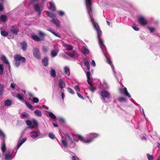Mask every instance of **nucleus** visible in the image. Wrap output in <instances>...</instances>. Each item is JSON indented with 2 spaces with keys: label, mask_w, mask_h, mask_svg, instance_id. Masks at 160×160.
<instances>
[{
  "label": "nucleus",
  "mask_w": 160,
  "mask_h": 160,
  "mask_svg": "<svg viewBox=\"0 0 160 160\" xmlns=\"http://www.w3.org/2000/svg\"><path fill=\"white\" fill-rule=\"evenodd\" d=\"M97 37L98 39V42L100 48L102 49V52L104 56L106 57L107 60V62L111 66L114 76L117 79L118 81H119L118 78H121L122 76L120 74L118 73V76L116 75V72L114 70V67L112 65V61L111 60L109 59L106 55V54L107 53L106 48L103 44V40L100 38V37L102 35V31H97Z\"/></svg>",
  "instance_id": "f257e3e1"
},
{
  "label": "nucleus",
  "mask_w": 160,
  "mask_h": 160,
  "mask_svg": "<svg viewBox=\"0 0 160 160\" xmlns=\"http://www.w3.org/2000/svg\"><path fill=\"white\" fill-rule=\"evenodd\" d=\"M99 136L98 134L96 133H91L88 136L85 138L79 135H74L73 137L74 141L75 142H77L78 140H80L84 143H89Z\"/></svg>",
  "instance_id": "f03ea898"
},
{
  "label": "nucleus",
  "mask_w": 160,
  "mask_h": 160,
  "mask_svg": "<svg viewBox=\"0 0 160 160\" xmlns=\"http://www.w3.org/2000/svg\"><path fill=\"white\" fill-rule=\"evenodd\" d=\"M85 4L86 6V9L90 18L91 21L92 23L94 29L96 30H100V27L98 23L95 21L93 17L92 8L91 7L92 3L91 0H86Z\"/></svg>",
  "instance_id": "7ed1b4c3"
},
{
  "label": "nucleus",
  "mask_w": 160,
  "mask_h": 160,
  "mask_svg": "<svg viewBox=\"0 0 160 160\" xmlns=\"http://www.w3.org/2000/svg\"><path fill=\"white\" fill-rule=\"evenodd\" d=\"M0 137L1 138L2 140L1 144V148L2 153H4L5 152L6 148L5 143V140L6 138V135L4 132L1 130H0Z\"/></svg>",
  "instance_id": "20e7f679"
},
{
  "label": "nucleus",
  "mask_w": 160,
  "mask_h": 160,
  "mask_svg": "<svg viewBox=\"0 0 160 160\" xmlns=\"http://www.w3.org/2000/svg\"><path fill=\"white\" fill-rule=\"evenodd\" d=\"M15 60L14 64L16 67H18L20 64V62L23 63L25 62L26 59L24 57H22L20 54H16L14 56Z\"/></svg>",
  "instance_id": "39448f33"
},
{
  "label": "nucleus",
  "mask_w": 160,
  "mask_h": 160,
  "mask_svg": "<svg viewBox=\"0 0 160 160\" xmlns=\"http://www.w3.org/2000/svg\"><path fill=\"white\" fill-rule=\"evenodd\" d=\"M100 95L101 96V99L103 100L104 102H106L105 98L109 99L110 97V92L106 90H103L101 92Z\"/></svg>",
  "instance_id": "423d86ee"
},
{
  "label": "nucleus",
  "mask_w": 160,
  "mask_h": 160,
  "mask_svg": "<svg viewBox=\"0 0 160 160\" xmlns=\"http://www.w3.org/2000/svg\"><path fill=\"white\" fill-rule=\"evenodd\" d=\"M30 136L33 139H35L38 137L40 134L39 130L37 129L30 132Z\"/></svg>",
  "instance_id": "0eeeda50"
},
{
  "label": "nucleus",
  "mask_w": 160,
  "mask_h": 160,
  "mask_svg": "<svg viewBox=\"0 0 160 160\" xmlns=\"http://www.w3.org/2000/svg\"><path fill=\"white\" fill-rule=\"evenodd\" d=\"M3 155L4 156V158L2 156H1V155L0 154V157L3 159L2 160H12L14 157V156H12V153H2Z\"/></svg>",
  "instance_id": "6e6552de"
},
{
  "label": "nucleus",
  "mask_w": 160,
  "mask_h": 160,
  "mask_svg": "<svg viewBox=\"0 0 160 160\" xmlns=\"http://www.w3.org/2000/svg\"><path fill=\"white\" fill-rule=\"evenodd\" d=\"M119 92L122 94H124L125 96L128 97V98H131V96L128 92L127 88H120L119 89Z\"/></svg>",
  "instance_id": "1a4fd4ad"
},
{
  "label": "nucleus",
  "mask_w": 160,
  "mask_h": 160,
  "mask_svg": "<svg viewBox=\"0 0 160 160\" xmlns=\"http://www.w3.org/2000/svg\"><path fill=\"white\" fill-rule=\"evenodd\" d=\"M33 53L34 57L37 59H39L41 58L39 51L37 48H34L33 49Z\"/></svg>",
  "instance_id": "9d476101"
},
{
  "label": "nucleus",
  "mask_w": 160,
  "mask_h": 160,
  "mask_svg": "<svg viewBox=\"0 0 160 160\" xmlns=\"http://www.w3.org/2000/svg\"><path fill=\"white\" fill-rule=\"evenodd\" d=\"M138 21L139 23L143 26H146L148 23V21L142 17L139 18Z\"/></svg>",
  "instance_id": "9b49d317"
},
{
  "label": "nucleus",
  "mask_w": 160,
  "mask_h": 160,
  "mask_svg": "<svg viewBox=\"0 0 160 160\" xmlns=\"http://www.w3.org/2000/svg\"><path fill=\"white\" fill-rule=\"evenodd\" d=\"M86 74L87 78V82L90 85L92 86V84L90 81V78L91 76L90 72H86Z\"/></svg>",
  "instance_id": "f8f14e48"
},
{
  "label": "nucleus",
  "mask_w": 160,
  "mask_h": 160,
  "mask_svg": "<svg viewBox=\"0 0 160 160\" xmlns=\"http://www.w3.org/2000/svg\"><path fill=\"white\" fill-rule=\"evenodd\" d=\"M61 141L62 145L64 147V150L66 151V148L68 147L67 141L65 139L62 138Z\"/></svg>",
  "instance_id": "ddd939ff"
},
{
  "label": "nucleus",
  "mask_w": 160,
  "mask_h": 160,
  "mask_svg": "<svg viewBox=\"0 0 160 160\" xmlns=\"http://www.w3.org/2000/svg\"><path fill=\"white\" fill-rule=\"evenodd\" d=\"M58 84L60 88L61 89L64 88L66 86V84L65 82L62 79H59L58 82Z\"/></svg>",
  "instance_id": "4468645a"
},
{
  "label": "nucleus",
  "mask_w": 160,
  "mask_h": 160,
  "mask_svg": "<svg viewBox=\"0 0 160 160\" xmlns=\"http://www.w3.org/2000/svg\"><path fill=\"white\" fill-rule=\"evenodd\" d=\"M31 38L33 40L37 42H39L41 40H43V38H42V37L39 38L34 34L32 35Z\"/></svg>",
  "instance_id": "2eb2a0df"
},
{
  "label": "nucleus",
  "mask_w": 160,
  "mask_h": 160,
  "mask_svg": "<svg viewBox=\"0 0 160 160\" xmlns=\"http://www.w3.org/2000/svg\"><path fill=\"white\" fill-rule=\"evenodd\" d=\"M63 46L66 50H71L73 48V47L70 44H68L66 43H64Z\"/></svg>",
  "instance_id": "dca6fc26"
},
{
  "label": "nucleus",
  "mask_w": 160,
  "mask_h": 160,
  "mask_svg": "<svg viewBox=\"0 0 160 160\" xmlns=\"http://www.w3.org/2000/svg\"><path fill=\"white\" fill-rule=\"evenodd\" d=\"M26 140L27 138H23L22 141H20V142L18 143V146L16 147V151L15 152V154L16 153L18 150L19 148L23 144V143L26 141Z\"/></svg>",
  "instance_id": "f3484780"
},
{
  "label": "nucleus",
  "mask_w": 160,
  "mask_h": 160,
  "mask_svg": "<svg viewBox=\"0 0 160 160\" xmlns=\"http://www.w3.org/2000/svg\"><path fill=\"white\" fill-rule=\"evenodd\" d=\"M84 63L85 66L87 67V68L88 70L90 69V64H89V60L88 59L86 58H85L84 61Z\"/></svg>",
  "instance_id": "a211bd4d"
},
{
  "label": "nucleus",
  "mask_w": 160,
  "mask_h": 160,
  "mask_svg": "<svg viewBox=\"0 0 160 160\" xmlns=\"http://www.w3.org/2000/svg\"><path fill=\"white\" fill-rule=\"evenodd\" d=\"M1 59L3 62L6 64H9V62L8 61V60L6 57L4 55H2L1 56Z\"/></svg>",
  "instance_id": "6ab92c4d"
},
{
  "label": "nucleus",
  "mask_w": 160,
  "mask_h": 160,
  "mask_svg": "<svg viewBox=\"0 0 160 160\" xmlns=\"http://www.w3.org/2000/svg\"><path fill=\"white\" fill-rule=\"evenodd\" d=\"M34 8L36 12H38L39 15L41 14L42 10H40V7L38 4H35L34 5Z\"/></svg>",
  "instance_id": "aec40b11"
},
{
  "label": "nucleus",
  "mask_w": 160,
  "mask_h": 160,
  "mask_svg": "<svg viewBox=\"0 0 160 160\" xmlns=\"http://www.w3.org/2000/svg\"><path fill=\"white\" fill-rule=\"evenodd\" d=\"M12 95L13 96L15 97L20 100L22 101L24 100L23 95L22 94H17L16 96H15L14 95V93L13 92H12Z\"/></svg>",
  "instance_id": "412c9836"
},
{
  "label": "nucleus",
  "mask_w": 160,
  "mask_h": 160,
  "mask_svg": "<svg viewBox=\"0 0 160 160\" xmlns=\"http://www.w3.org/2000/svg\"><path fill=\"white\" fill-rule=\"evenodd\" d=\"M32 125L31 126L28 127L29 128H33L35 127H37L38 126V123L37 121L35 119H33L32 121Z\"/></svg>",
  "instance_id": "4be33fe9"
},
{
  "label": "nucleus",
  "mask_w": 160,
  "mask_h": 160,
  "mask_svg": "<svg viewBox=\"0 0 160 160\" xmlns=\"http://www.w3.org/2000/svg\"><path fill=\"white\" fill-rule=\"evenodd\" d=\"M21 44L22 46V48L23 51H25L27 47V43L26 41H24L21 43Z\"/></svg>",
  "instance_id": "5701e85b"
},
{
  "label": "nucleus",
  "mask_w": 160,
  "mask_h": 160,
  "mask_svg": "<svg viewBox=\"0 0 160 160\" xmlns=\"http://www.w3.org/2000/svg\"><path fill=\"white\" fill-rule=\"evenodd\" d=\"M82 52L84 54L86 55L89 54V51L86 46H83L82 48Z\"/></svg>",
  "instance_id": "b1692460"
},
{
  "label": "nucleus",
  "mask_w": 160,
  "mask_h": 160,
  "mask_svg": "<svg viewBox=\"0 0 160 160\" xmlns=\"http://www.w3.org/2000/svg\"><path fill=\"white\" fill-rule=\"evenodd\" d=\"M49 9L52 11H55L56 10V8L54 4L51 2H49Z\"/></svg>",
  "instance_id": "393cba45"
},
{
  "label": "nucleus",
  "mask_w": 160,
  "mask_h": 160,
  "mask_svg": "<svg viewBox=\"0 0 160 160\" xmlns=\"http://www.w3.org/2000/svg\"><path fill=\"white\" fill-rule=\"evenodd\" d=\"M64 72L66 75L68 76H69L70 75V69L68 67L65 66L64 68Z\"/></svg>",
  "instance_id": "a878e982"
},
{
  "label": "nucleus",
  "mask_w": 160,
  "mask_h": 160,
  "mask_svg": "<svg viewBox=\"0 0 160 160\" xmlns=\"http://www.w3.org/2000/svg\"><path fill=\"white\" fill-rule=\"evenodd\" d=\"M35 114L38 117H41L42 116V113L39 110H36L34 111Z\"/></svg>",
  "instance_id": "bb28decb"
},
{
  "label": "nucleus",
  "mask_w": 160,
  "mask_h": 160,
  "mask_svg": "<svg viewBox=\"0 0 160 160\" xmlns=\"http://www.w3.org/2000/svg\"><path fill=\"white\" fill-rule=\"evenodd\" d=\"M7 20V17L5 15H1L0 16V20L1 21L5 22Z\"/></svg>",
  "instance_id": "cd10ccee"
},
{
  "label": "nucleus",
  "mask_w": 160,
  "mask_h": 160,
  "mask_svg": "<svg viewBox=\"0 0 160 160\" xmlns=\"http://www.w3.org/2000/svg\"><path fill=\"white\" fill-rule=\"evenodd\" d=\"M12 104V102L11 100H7L4 101V104L7 107L10 106Z\"/></svg>",
  "instance_id": "c85d7f7f"
},
{
  "label": "nucleus",
  "mask_w": 160,
  "mask_h": 160,
  "mask_svg": "<svg viewBox=\"0 0 160 160\" xmlns=\"http://www.w3.org/2000/svg\"><path fill=\"white\" fill-rule=\"evenodd\" d=\"M42 63L45 66H47L48 64V58L47 57L45 58L42 60Z\"/></svg>",
  "instance_id": "c756f323"
},
{
  "label": "nucleus",
  "mask_w": 160,
  "mask_h": 160,
  "mask_svg": "<svg viewBox=\"0 0 160 160\" xmlns=\"http://www.w3.org/2000/svg\"><path fill=\"white\" fill-rule=\"evenodd\" d=\"M51 70L50 72V74L51 77L53 78H55L56 77V72L55 69L51 68Z\"/></svg>",
  "instance_id": "7c9ffc66"
},
{
  "label": "nucleus",
  "mask_w": 160,
  "mask_h": 160,
  "mask_svg": "<svg viewBox=\"0 0 160 160\" xmlns=\"http://www.w3.org/2000/svg\"><path fill=\"white\" fill-rule=\"evenodd\" d=\"M67 54L70 57L72 58H75L77 55V52H67Z\"/></svg>",
  "instance_id": "2f4dec72"
},
{
  "label": "nucleus",
  "mask_w": 160,
  "mask_h": 160,
  "mask_svg": "<svg viewBox=\"0 0 160 160\" xmlns=\"http://www.w3.org/2000/svg\"><path fill=\"white\" fill-rule=\"evenodd\" d=\"M4 70V65L2 64H0V75L3 74Z\"/></svg>",
  "instance_id": "473e14b6"
},
{
  "label": "nucleus",
  "mask_w": 160,
  "mask_h": 160,
  "mask_svg": "<svg viewBox=\"0 0 160 160\" xmlns=\"http://www.w3.org/2000/svg\"><path fill=\"white\" fill-rule=\"evenodd\" d=\"M48 115L53 120L56 119V116L52 112H48Z\"/></svg>",
  "instance_id": "72a5a7b5"
},
{
  "label": "nucleus",
  "mask_w": 160,
  "mask_h": 160,
  "mask_svg": "<svg viewBox=\"0 0 160 160\" xmlns=\"http://www.w3.org/2000/svg\"><path fill=\"white\" fill-rule=\"evenodd\" d=\"M58 53L57 51L53 50L51 52V55L52 57H54L57 55Z\"/></svg>",
  "instance_id": "f704fd0d"
},
{
  "label": "nucleus",
  "mask_w": 160,
  "mask_h": 160,
  "mask_svg": "<svg viewBox=\"0 0 160 160\" xmlns=\"http://www.w3.org/2000/svg\"><path fill=\"white\" fill-rule=\"evenodd\" d=\"M46 14L48 16L51 18H54L55 17V15L52 12L48 11H47Z\"/></svg>",
  "instance_id": "c9c22d12"
},
{
  "label": "nucleus",
  "mask_w": 160,
  "mask_h": 160,
  "mask_svg": "<svg viewBox=\"0 0 160 160\" xmlns=\"http://www.w3.org/2000/svg\"><path fill=\"white\" fill-rule=\"evenodd\" d=\"M102 83L103 87L105 89H107L109 88V87L107 85V82L105 81H103Z\"/></svg>",
  "instance_id": "e433bc0d"
},
{
  "label": "nucleus",
  "mask_w": 160,
  "mask_h": 160,
  "mask_svg": "<svg viewBox=\"0 0 160 160\" xmlns=\"http://www.w3.org/2000/svg\"><path fill=\"white\" fill-rule=\"evenodd\" d=\"M48 137L52 139H54L55 138L54 134L52 132H50L48 134Z\"/></svg>",
  "instance_id": "4c0bfd02"
},
{
  "label": "nucleus",
  "mask_w": 160,
  "mask_h": 160,
  "mask_svg": "<svg viewBox=\"0 0 160 160\" xmlns=\"http://www.w3.org/2000/svg\"><path fill=\"white\" fill-rule=\"evenodd\" d=\"M4 91L3 86V85L0 84V95H2Z\"/></svg>",
  "instance_id": "58836bf2"
},
{
  "label": "nucleus",
  "mask_w": 160,
  "mask_h": 160,
  "mask_svg": "<svg viewBox=\"0 0 160 160\" xmlns=\"http://www.w3.org/2000/svg\"><path fill=\"white\" fill-rule=\"evenodd\" d=\"M67 90L68 92L71 94L73 95L75 94L74 91L70 87H68Z\"/></svg>",
  "instance_id": "ea45409f"
},
{
  "label": "nucleus",
  "mask_w": 160,
  "mask_h": 160,
  "mask_svg": "<svg viewBox=\"0 0 160 160\" xmlns=\"http://www.w3.org/2000/svg\"><path fill=\"white\" fill-rule=\"evenodd\" d=\"M1 33L3 36H6L8 35V32L6 31H1Z\"/></svg>",
  "instance_id": "a19ab883"
},
{
  "label": "nucleus",
  "mask_w": 160,
  "mask_h": 160,
  "mask_svg": "<svg viewBox=\"0 0 160 160\" xmlns=\"http://www.w3.org/2000/svg\"><path fill=\"white\" fill-rule=\"evenodd\" d=\"M26 123L27 125L29 126H31L32 125V121H31L29 120H27L26 121Z\"/></svg>",
  "instance_id": "79ce46f5"
},
{
  "label": "nucleus",
  "mask_w": 160,
  "mask_h": 160,
  "mask_svg": "<svg viewBox=\"0 0 160 160\" xmlns=\"http://www.w3.org/2000/svg\"><path fill=\"white\" fill-rule=\"evenodd\" d=\"M68 138H69V139L71 140V145L70 146V147L71 148H73V147H74L75 146V143L73 142V141H72V139L71 138H70L69 137H68Z\"/></svg>",
  "instance_id": "37998d69"
},
{
  "label": "nucleus",
  "mask_w": 160,
  "mask_h": 160,
  "mask_svg": "<svg viewBox=\"0 0 160 160\" xmlns=\"http://www.w3.org/2000/svg\"><path fill=\"white\" fill-rule=\"evenodd\" d=\"M147 158L148 160H153V156L152 155H150L148 153L147 154Z\"/></svg>",
  "instance_id": "c03bdc74"
},
{
  "label": "nucleus",
  "mask_w": 160,
  "mask_h": 160,
  "mask_svg": "<svg viewBox=\"0 0 160 160\" xmlns=\"http://www.w3.org/2000/svg\"><path fill=\"white\" fill-rule=\"evenodd\" d=\"M118 100L120 102H126L127 100L126 99L123 97H120L118 99Z\"/></svg>",
  "instance_id": "a18cd8bd"
},
{
  "label": "nucleus",
  "mask_w": 160,
  "mask_h": 160,
  "mask_svg": "<svg viewBox=\"0 0 160 160\" xmlns=\"http://www.w3.org/2000/svg\"><path fill=\"white\" fill-rule=\"evenodd\" d=\"M21 116L22 118H24L27 117L28 116V114L26 112H24L21 114Z\"/></svg>",
  "instance_id": "49530a36"
},
{
  "label": "nucleus",
  "mask_w": 160,
  "mask_h": 160,
  "mask_svg": "<svg viewBox=\"0 0 160 160\" xmlns=\"http://www.w3.org/2000/svg\"><path fill=\"white\" fill-rule=\"evenodd\" d=\"M50 31V32L52 33L53 35H54L60 38V37L59 35L57 32H55V31Z\"/></svg>",
  "instance_id": "de8ad7c7"
},
{
  "label": "nucleus",
  "mask_w": 160,
  "mask_h": 160,
  "mask_svg": "<svg viewBox=\"0 0 160 160\" xmlns=\"http://www.w3.org/2000/svg\"><path fill=\"white\" fill-rule=\"evenodd\" d=\"M48 50V48L45 46H43L42 48V50L44 52H47Z\"/></svg>",
  "instance_id": "09e8293b"
},
{
  "label": "nucleus",
  "mask_w": 160,
  "mask_h": 160,
  "mask_svg": "<svg viewBox=\"0 0 160 160\" xmlns=\"http://www.w3.org/2000/svg\"><path fill=\"white\" fill-rule=\"evenodd\" d=\"M52 22L54 23L57 27H58L59 26V22L57 20H55L54 19H52Z\"/></svg>",
  "instance_id": "8fccbe9b"
},
{
  "label": "nucleus",
  "mask_w": 160,
  "mask_h": 160,
  "mask_svg": "<svg viewBox=\"0 0 160 160\" xmlns=\"http://www.w3.org/2000/svg\"><path fill=\"white\" fill-rule=\"evenodd\" d=\"M25 104L30 109H32V108L33 107L32 106V105L29 103L28 102L26 101Z\"/></svg>",
  "instance_id": "3c124183"
},
{
  "label": "nucleus",
  "mask_w": 160,
  "mask_h": 160,
  "mask_svg": "<svg viewBox=\"0 0 160 160\" xmlns=\"http://www.w3.org/2000/svg\"><path fill=\"white\" fill-rule=\"evenodd\" d=\"M39 99L33 97V102H34L37 103L39 102Z\"/></svg>",
  "instance_id": "603ef678"
},
{
  "label": "nucleus",
  "mask_w": 160,
  "mask_h": 160,
  "mask_svg": "<svg viewBox=\"0 0 160 160\" xmlns=\"http://www.w3.org/2000/svg\"><path fill=\"white\" fill-rule=\"evenodd\" d=\"M77 94L78 96L80 98H81L82 100H84V98L83 97L80 93L78 92H77Z\"/></svg>",
  "instance_id": "864d4df0"
},
{
  "label": "nucleus",
  "mask_w": 160,
  "mask_h": 160,
  "mask_svg": "<svg viewBox=\"0 0 160 160\" xmlns=\"http://www.w3.org/2000/svg\"><path fill=\"white\" fill-rule=\"evenodd\" d=\"M74 88L76 90V91L77 92H79L80 91V89L78 85L75 86L74 87Z\"/></svg>",
  "instance_id": "5fc2aeb1"
},
{
  "label": "nucleus",
  "mask_w": 160,
  "mask_h": 160,
  "mask_svg": "<svg viewBox=\"0 0 160 160\" xmlns=\"http://www.w3.org/2000/svg\"><path fill=\"white\" fill-rule=\"evenodd\" d=\"M89 89L91 92H93L96 89V88L95 87H90L89 88Z\"/></svg>",
  "instance_id": "6e6d98bb"
},
{
  "label": "nucleus",
  "mask_w": 160,
  "mask_h": 160,
  "mask_svg": "<svg viewBox=\"0 0 160 160\" xmlns=\"http://www.w3.org/2000/svg\"><path fill=\"white\" fill-rule=\"evenodd\" d=\"M92 66L95 67L96 66V63L95 62L94 60H92V62L91 63Z\"/></svg>",
  "instance_id": "4d7b16f0"
},
{
  "label": "nucleus",
  "mask_w": 160,
  "mask_h": 160,
  "mask_svg": "<svg viewBox=\"0 0 160 160\" xmlns=\"http://www.w3.org/2000/svg\"><path fill=\"white\" fill-rule=\"evenodd\" d=\"M4 9V7L2 4L0 3V11H3Z\"/></svg>",
  "instance_id": "13d9d810"
},
{
  "label": "nucleus",
  "mask_w": 160,
  "mask_h": 160,
  "mask_svg": "<svg viewBox=\"0 0 160 160\" xmlns=\"http://www.w3.org/2000/svg\"><path fill=\"white\" fill-rule=\"evenodd\" d=\"M17 26L16 25H15L12 27V28L10 30H17Z\"/></svg>",
  "instance_id": "bf43d9fd"
},
{
  "label": "nucleus",
  "mask_w": 160,
  "mask_h": 160,
  "mask_svg": "<svg viewBox=\"0 0 160 160\" xmlns=\"http://www.w3.org/2000/svg\"><path fill=\"white\" fill-rule=\"evenodd\" d=\"M72 160H80L78 158L75 156H73L72 157Z\"/></svg>",
  "instance_id": "052dcab7"
},
{
  "label": "nucleus",
  "mask_w": 160,
  "mask_h": 160,
  "mask_svg": "<svg viewBox=\"0 0 160 160\" xmlns=\"http://www.w3.org/2000/svg\"><path fill=\"white\" fill-rule=\"evenodd\" d=\"M39 34L41 37H43L45 35V34L41 32H39Z\"/></svg>",
  "instance_id": "680f3d73"
},
{
  "label": "nucleus",
  "mask_w": 160,
  "mask_h": 160,
  "mask_svg": "<svg viewBox=\"0 0 160 160\" xmlns=\"http://www.w3.org/2000/svg\"><path fill=\"white\" fill-rule=\"evenodd\" d=\"M16 86V84L14 83H11V87L12 88H14Z\"/></svg>",
  "instance_id": "e2e57ef3"
},
{
  "label": "nucleus",
  "mask_w": 160,
  "mask_h": 160,
  "mask_svg": "<svg viewBox=\"0 0 160 160\" xmlns=\"http://www.w3.org/2000/svg\"><path fill=\"white\" fill-rule=\"evenodd\" d=\"M59 14L60 16H63L64 14V12L62 11H60L59 12Z\"/></svg>",
  "instance_id": "0e129e2a"
},
{
  "label": "nucleus",
  "mask_w": 160,
  "mask_h": 160,
  "mask_svg": "<svg viewBox=\"0 0 160 160\" xmlns=\"http://www.w3.org/2000/svg\"><path fill=\"white\" fill-rule=\"evenodd\" d=\"M65 97V95L64 92H62V94H61V97H62V100H63L64 99V98Z\"/></svg>",
  "instance_id": "69168bd1"
},
{
  "label": "nucleus",
  "mask_w": 160,
  "mask_h": 160,
  "mask_svg": "<svg viewBox=\"0 0 160 160\" xmlns=\"http://www.w3.org/2000/svg\"><path fill=\"white\" fill-rule=\"evenodd\" d=\"M18 31H12V33L15 34H17Z\"/></svg>",
  "instance_id": "338daca9"
},
{
  "label": "nucleus",
  "mask_w": 160,
  "mask_h": 160,
  "mask_svg": "<svg viewBox=\"0 0 160 160\" xmlns=\"http://www.w3.org/2000/svg\"><path fill=\"white\" fill-rule=\"evenodd\" d=\"M141 140L143 141H146L147 140V138L145 137H142L141 138Z\"/></svg>",
  "instance_id": "774afa93"
}]
</instances>
